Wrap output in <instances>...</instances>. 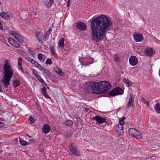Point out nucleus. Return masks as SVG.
Masks as SVG:
<instances>
[{
  "label": "nucleus",
  "instance_id": "obj_47",
  "mask_svg": "<svg viewBox=\"0 0 160 160\" xmlns=\"http://www.w3.org/2000/svg\"><path fill=\"white\" fill-rule=\"evenodd\" d=\"M18 67L20 69V70L22 72H23V73H24V72L23 70V69L22 68V65L18 66Z\"/></svg>",
  "mask_w": 160,
  "mask_h": 160
},
{
  "label": "nucleus",
  "instance_id": "obj_44",
  "mask_svg": "<svg viewBox=\"0 0 160 160\" xmlns=\"http://www.w3.org/2000/svg\"><path fill=\"white\" fill-rule=\"evenodd\" d=\"M119 122L120 124L119 125H121L122 126V125L124 124V122L123 119H122V120H119Z\"/></svg>",
  "mask_w": 160,
  "mask_h": 160
},
{
  "label": "nucleus",
  "instance_id": "obj_17",
  "mask_svg": "<svg viewBox=\"0 0 160 160\" xmlns=\"http://www.w3.org/2000/svg\"><path fill=\"white\" fill-rule=\"evenodd\" d=\"M65 39L63 38H61L58 43V48H62L64 47V42Z\"/></svg>",
  "mask_w": 160,
  "mask_h": 160
},
{
  "label": "nucleus",
  "instance_id": "obj_60",
  "mask_svg": "<svg viewBox=\"0 0 160 160\" xmlns=\"http://www.w3.org/2000/svg\"><path fill=\"white\" fill-rule=\"evenodd\" d=\"M80 58H79V60H80Z\"/></svg>",
  "mask_w": 160,
  "mask_h": 160
},
{
  "label": "nucleus",
  "instance_id": "obj_50",
  "mask_svg": "<svg viewBox=\"0 0 160 160\" xmlns=\"http://www.w3.org/2000/svg\"><path fill=\"white\" fill-rule=\"evenodd\" d=\"M4 124L3 122H0V128L4 126Z\"/></svg>",
  "mask_w": 160,
  "mask_h": 160
},
{
  "label": "nucleus",
  "instance_id": "obj_54",
  "mask_svg": "<svg viewBox=\"0 0 160 160\" xmlns=\"http://www.w3.org/2000/svg\"><path fill=\"white\" fill-rule=\"evenodd\" d=\"M0 92H2L3 91L2 89V87L1 85H0Z\"/></svg>",
  "mask_w": 160,
  "mask_h": 160
},
{
  "label": "nucleus",
  "instance_id": "obj_22",
  "mask_svg": "<svg viewBox=\"0 0 160 160\" xmlns=\"http://www.w3.org/2000/svg\"><path fill=\"white\" fill-rule=\"evenodd\" d=\"M155 110L158 113H160V103H157L154 107Z\"/></svg>",
  "mask_w": 160,
  "mask_h": 160
},
{
  "label": "nucleus",
  "instance_id": "obj_34",
  "mask_svg": "<svg viewBox=\"0 0 160 160\" xmlns=\"http://www.w3.org/2000/svg\"><path fill=\"white\" fill-rule=\"evenodd\" d=\"M15 41H16L12 38H9L8 39L9 42L12 46H13Z\"/></svg>",
  "mask_w": 160,
  "mask_h": 160
},
{
  "label": "nucleus",
  "instance_id": "obj_53",
  "mask_svg": "<svg viewBox=\"0 0 160 160\" xmlns=\"http://www.w3.org/2000/svg\"><path fill=\"white\" fill-rule=\"evenodd\" d=\"M51 3H52V4L54 2V0H49Z\"/></svg>",
  "mask_w": 160,
  "mask_h": 160
},
{
  "label": "nucleus",
  "instance_id": "obj_26",
  "mask_svg": "<svg viewBox=\"0 0 160 160\" xmlns=\"http://www.w3.org/2000/svg\"><path fill=\"white\" fill-rule=\"evenodd\" d=\"M20 85V82L19 80L16 79L13 80V86L14 88H16Z\"/></svg>",
  "mask_w": 160,
  "mask_h": 160
},
{
  "label": "nucleus",
  "instance_id": "obj_21",
  "mask_svg": "<svg viewBox=\"0 0 160 160\" xmlns=\"http://www.w3.org/2000/svg\"><path fill=\"white\" fill-rule=\"evenodd\" d=\"M50 51L52 55L54 57H56L57 56V54L55 51V48L54 46H52L50 47Z\"/></svg>",
  "mask_w": 160,
  "mask_h": 160
},
{
  "label": "nucleus",
  "instance_id": "obj_9",
  "mask_svg": "<svg viewBox=\"0 0 160 160\" xmlns=\"http://www.w3.org/2000/svg\"><path fill=\"white\" fill-rule=\"evenodd\" d=\"M129 101L128 104L127 105V107H131L132 105V104L134 101V98H133V95L131 94H130L129 95Z\"/></svg>",
  "mask_w": 160,
  "mask_h": 160
},
{
  "label": "nucleus",
  "instance_id": "obj_23",
  "mask_svg": "<svg viewBox=\"0 0 160 160\" xmlns=\"http://www.w3.org/2000/svg\"><path fill=\"white\" fill-rule=\"evenodd\" d=\"M35 76L37 77L38 80L39 81H40L42 84L46 85V83L45 82L44 80L39 75L36 74V75H35Z\"/></svg>",
  "mask_w": 160,
  "mask_h": 160
},
{
  "label": "nucleus",
  "instance_id": "obj_35",
  "mask_svg": "<svg viewBox=\"0 0 160 160\" xmlns=\"http://www.w3.org/2000/svg\"><path fill=\"white\" fill-rule=\"evenodd\" d=\"M52 30L51 28H50L46 33V35L47 36H49Z\"/></svg>",
  "mask_w": 160,
  "mask_h": 160
},
{
  "label": "nucleus",
  "instance_id": "obj_38",
  "mask_svg": "<svg viewBox=\"0 0 160 160\" xmlns=\"http://www.w3.org/2000/svg\"><path fill=\"white\" fill-rule=\"evenodd\" d=\"M22 58L21 57L19 58L18 60V65H22Z\"/></svg>",
  "mask_w": 160,
  "mask_h": 160
},
{
  "label": "nucleus",
  "instance_id": "obj_36",
  "mask_svg": "<svg viewBox=\"0 0 160 160\" xmlns=\"http://www.w3.org/2000/svg\"><path fill=\"white\" fill-rule=\"evenodd\" d=\"M25 59L28 61V62L32 63V60H33V59L31 58H30L29 57H26L25 58Z\"/></svg>",
  "mask_w": 160,
  "mask_h": 160
},
{
  "label": "nucleus",
  "instance_id": "obj_61",
  "mask_svg": "<svg viewBox=\"0 0 160 160\" xmlns=\"http://www.w3.org/2000/svg\"><path fill=\"white\" fill-rule=\"evenodd\" d=\"M1 144V143L0 142V144Z\"/></svg>",
  "mask_w": 160,
  "mask_h": 160
},
{
  "label": "nucleus",
  "instance_id": "obj_55",
  "mask_svg": "<svg viewBox=\"0 0 160 160\" xmlns=\"http://www.w3.org/2000/svg\"><path fill=\"white\" fill-rule=\"evenodd\" d=\"M34 139H31V140H29V141L33 142L34 141Z\"/></svg>",
  "mask_w": 160,
  "mask_h": 160
},
{
  "label": "nucleus",
  "instance_id": "obj_49",
  "mask_svg": "<svg viewBox=\"0 0 160 160\" xmlns=\"http://www.w3.org/2000/svg\"><path fill=\"white\" fill-rule=\"evenodd\" d=\"M141 100L144 103H146V102H147V101H145V99L143 98H142L141 99Z\"/></svg>",
  "mask_w": 160,
  "mask_h": 160
},
{
  "label": "nucleus",
  "instance_id": "obj_39",
  "mask_svg": "<svg viewBox=\"0 0 160 160\" xmlns=\"http://www.w3.org/2000/svg\"><path fill=\"white\" fill-rule=\"evenodd\" d=\"M43 57V55L41 53H39L38 55V59L41 60L42 59Z\"/></svg>",
  "mask_w": 160,
  "mask_h": 160
},
{
  "label": "nucleus",
  "instance_id": "obj_46",
  "mask_svg": "<svg viewBox=\"0 0 160 160\" xmlns=\"http://www.w3.org/2000/svg\"><path fill=\"white\" fill-rule=\"evenodd\" d=\"M9 33L13 36L14 37V36H15V34H17V33L16 32H14L12 30H10L9 31Z\"/></svg>",
  "mask_w": 160,
  "mask_h": 160
},
{
  "label": "nucleus",
  "instance_id": "obj_40",
  "mask_svg": "<svg viewBox=\"0 0 160 160\" xmlns=\"http://www.w3.org/2000/svg\"><path fill=\"white\" fill-rule=\"evenodd\" d=\"M28 52L32 56L34 55L35 54V53L30 48H29L28 49Z\"/></svg>",
  "mask_w": 160,
  "mask_h": 160
},
{
  "label": "nucleus",
  "instance_id": "obj_5",
  "mask_svg": "<svg viewBox=\"0 0 160 160\" xmlns=\"http://www.w3.org/2000/svg\"><path fill=\"white\" fill-rule=\"evenodd\" d=\"M133 37L136 42H142L143 40L142 34L140 32H135L133 35Z\"/></svg>",
  "mask_w": 160,
  "mask_h": 160
},
{
  "label": "nucleus",
  "instance_id": "obj_58",
  "mask_svg": "<svg viewBox=\"0 0 160 160\" xmlns=\"http://www.w3.org/2000/svg\"><path fill=\"white\" fill-rule=\"evenodd\" d=\"M159 75L160 76V70L159 71Z\"/></svg>",
  "mask_w": 160,
  "mask_h": 160
},
{
  "label": "nucleus",
  "instance_id": "obj_12",
  "mask_svg": "<svg viewBox=\"0 0 160 160\" xmlns=\"http://www.w3.org/2000/svg\"><path fill=\"white\" fill-rule=\"evenodd\" d=\"M69 148L70 150L72 153L73 154L76 155V153L77 152V149L73 144H71Z\"/></svg>",
  "mask_w": 160,
  "mask_h": 160
},
{
  "label": "nucleus",
  "instance_id": "obj_43",
  "mask_svg": "<svg viewBox=\"0 0 160 160\" xmlns=\"http://www.w3.org/2000/svg\"><path fill=\"white\" fill-rule=\"evenodd\" d=\"M119 57L117 55H115L114 57V60L117 62L119 60Z\"/></svg>",
  "mask_w": 160,
  "mask_h": 160
},
{
  "label": "nucleus",
  "instance_id": "obj_7",
  "mask_svg": "<svg viewBox=\"0 0 160 160\" xmlns=\"http://www.w3.org/2000/svg\"><path fill=\"white\" fill-rule=\"evenodd\" d=\"M115 131L118 136H120L123 133L122 126L121 125H118L115 128Z\"/></svg>",
  "mask_w": 160,
  "mask_h": 160
},
{
  "label": "nucleus",
  "instance_id": "obj_1",
  "mask_svg": "<svg viewBox=\"0 0 160 160\" xmlns=\"http://www.w3.org/2000/svg\"><path fill=\"white\" fill-rule=\"evenodd\" d=\"M112 24V21L104 15L92 19L91 23L92 40L99 42Z\"/></svg>",
  "mask_w": 160,
  "mask_h": 160
},
{
  "label": "nucleus",
  "instance_id": "obj_28",
  "mask_svg": "<svg viewBox=\"0 0 160 160\" xmlns=\"http://www.w3.org/2000/svg\"><path fill=\"white\" fill-rule=\"evenodd\" d=\"M87 28L86 25L83 22H81V30H85Z\"/></svg>",
  "mask_w": 160,
  "mask_h": 160
},
{
  "label": "nucleus",
  "instance_id": "obj_37",
  "mask_svg": "<svg viewBox=\"0 0 160 160\" xmlns=\"http://www.w3.org/2000/svg\"><path fill=\"white\" fill-rule=\"evenodd\" d=\"M13 46L16 48H19L20 47L19 44L16 41H15Z\"/></svg>",
  "mask_w": 160,
  "mask_h": 160
},
{
  "label": "nucleus",
  "instance_id": "obj_30",
  "mask_svg": "<svg viewBox=\"0 0 160 160\" xmlns=\"http://www.w3.org/2000/svg\"><path fill=\"white\" fill-rule=\"evenodd\" d=\"M123 81L125 83L126 86L127 87H129L132 84L130 82L128 81L127 79L125 78L123 79Z\"/></svg>",
  "mask_w": 160,
  "mask_h": 160
},
{
  "label": "nucleus",
  "instance_id": "obj_11",
  "mask_svg": "<svg viewBox=\"0 0 160 160\" xmlns=\"http://www.w3.org/2000/svg\"><path fill=\"white\" fill-rule=\"evenodd\" d=\"M35 36L39 42L40 43H43V42L42 39L43 34H41L39 32H37L35 34Z\"/></svg>",
  "mask_w": 160,
  "mask_h": 160
},
{
  "label": "nucleus",
  "instance_id": "obj_19",
  "mask_svg": "<svg viewBox=\"0 0 160 160\" xmlns=\"http://www.w3.org/2000/svg\"><path fill=\"white\" fill-rule=\"evenodd\" d=\"M153 50L151 48H147L146 51V53L147 56H150L152 55Z\"/></svg>",
  "mask_w": 160,
  "mask_h": 160
},
{
  "label": "nucleus",
  "instance_id": "obj_18",
  "mask_svg": "<svg viewBox=\"0 0 160 160\" xmlns=\"http://www.w3.org/2000/svg\"><path fill=\"white\" fill-rule=\"evenodd\" d=\"M115 91L116 93V95H117L122 94L123 92L122 90L120 88L117 87L115 88Z\"/></svg>",
  "mask_w": 160,
  "mask_h": 160
},
{
  "label": "nucleus",
  "instance_id": "obj_32",
  "mask_svg": "<svg viewBox=\"0 0 160 160\" xmlns=\"http://www.w3.org/2000/svg\"><path fill=\"white\" fill-rule=\"evenodd\" d=\"M29 120L30 122V123H33L36 121L35 119L32 116H30L29 117Z\"/></svg>",
  "mask_w": 160,
  "mask_h": 160
},
{
  "label": "nucleus",
  "instance_id": "obj_52",
  "mask_svg": "<svg viewBox=\"0 0 160 160\" xmlns=\"http://www.w3.org/2000/svg\"><path fill=\"white\" fill-rule=\"evenodd\" d=\"M2 24L0 22V29L2 30Z\"/></svg>",
  "mask_w": 160,
  "mask_h": 160
},
{
  "label": "nucleus",
  "instance_id": "obj_51",
  "mask_svg": "<svg viewBox=\"0 0 160 160\" xmlns=\"http://www.w3.org/2000/svg\"><path fill=\"white\" fill-rule=\"evenodd\" d=\"M70 4V3L69 1L68 0L67 4V7H68Z\"/></svg>",
  "mask_w": 160,
  "mask_h": 160
},
{
  "label": "nucleus",
  "instance_id": "obj_33",
  "mask_svg": "<svg viewBox=\"0 0 160 160\" xmlns=\"http://www.w3.org/2000/svg\"><path fill=\"white\" fill-rule=\"evenodd\" d=\"M44 5L47 8L51 7L52 5V3H50L48 1L44 2Z\"/></svg>",
  "mask_w": 160,
  "mask_h": 160
},
{
  "label": "nucleus",
  "instance_id": "obj_27",
  "mask_svg": "<svg viewBox=\"0 0 160 160\" xmlns=\"http://www.w3.org/2000/svg\"><path fill=\"white\" fill-rule=\"evenodd\" d=\"M36 67L38 68L39 69L42 70L45 72H48V70L42 67L40 64L38 63V65L36 66Z\"/></svg>",
  "mask_w": 160,
  "mask_h": 160
},
{
  "label": "nucleus",
  "instance_id": "obj_3",
  "mask_svg": "<svg viewBox=\"0 0 160 160\" xmlns=\"http://www.w3.org/2000/svg\"><path fill=\"white\" fill-rule=\"evenodd\" d=\"M88 90H91L93 93L96 94L103 93L99 82H91L88 85Z\"/></svg>",
  "mask_w": 160,
  "mask_h": 160
},
{
  "label": "nucleus",
  "instance_id": "obj_20",
  "mask_svg": "<svg viewBox=\"0 0 160 160\" xmlns=\"http://www.w3.org/2000/svg\"><path fill=\"white\" fill-rule=\"evenodd\" d=\"M134 136L136 138L140 139L142 138V135L141 132H139L137 130Z\"/></svg>",
  "mask_w": 160,
  "mask_h": 160
},
{
  "label": "nucleus",
  "instance_id": "obj_56",
  "mask_svg": "<svg viewBox=\"0 0 160 160\" xmlns=\"http://www.w3.org/2000/svg\"><path fill=\"white\" fill-rule=\"evenodd\" d=\"M147 103V107H148L149 106V104L148 102H146Z\"/></svg>",
  "mask_w": 160,
  "mask_h": 160
},
{
  "label": "nucleus",
  "instance_id": "obj_16",
  "mask_svg": "<svg viewBox=\"0 0 160 160\" xmlns=\"http://www.w3.org/2000/svg\"><path fill=\"white\" fill-rule=\"evenodd\" d=\"M136 131L137 130L136 129L132 128L129 129L128 132L130 135L134 137Z\"/></svg>",
  "mask_w": 160,
  "mask_h": 160
},
{
  "label": "nucleus",
  "instance_id": "obj_6",
  "mask_svg": "<svg viewBox=\"0 0 160 160\" xmlns=\"http://www.w3.org/2000/svg\"><path fill=\"white\" fill-rule=\"evenodd\" d=\"M92 119L98 123L99 124L106 122V119L105 118H101L98 116H96L94 117Z\"/></svg>",
  "mask_w": 160,
  "mask_h": 160
},
{
  "label": "nucleus",
  "instance_id": "obj_8",
  "mask_svg": "<svg viewBox=\"0 0 160 160\" xmlns=\"http://www.w3.org/2000/svg\"><path fill=\"white\" fill-rule=\"evenodd\" d=\"M129 62L132 66H134L137 64L138 60L136 56H131L129 58Z\"/></svg>",
  "mask_w": 160,
  "mask_h": 160
},
{
  "label": "nucleus",
  "instance_id": "obj_13",
  "mask_svg": "<svg viewBox=\"0 0 160 160\" xmlns=\"http://www.w3.org/2000/svg\"><path fill=\"white\" fill-rule=\"evenodd\" d=\"M0 16L4 19L8 20L10 19V16L8 15V13L4 12L0 13Z\"/></svg>",
  "mask_w": 160,
  "mask_h": 160
},
{
  "label": "nucleus",
  "instance_id": "obj_41",
  "mask_svg": "<svg viewBox=\"0 0 160 160\" xmlns=\"http://www.w3.org/2000/svg\"><path fill=\"white\" fill-rule=\"evenodd\" d=\"M46 63L47 64H52V61L50 59L48 58L46 60Z\"/></svg>",
  "mask_w": 160,
  "mask_h": 160
},
{
  "label": "nucleus",
  "instance_id": "obj_15",
  "mask_svg": "<svg viewBox=\"0 0 160 160\" xmlns=\"http://www.w3.org/2000/svg\"><path fill=\"white\" fill-rule=\"evenodd\" d=\"M42 92V94L47 98H50V97L47 94V89L46 88L43 87L41 89Z\"/></svg>",
  "mask_w": 160,
  "mask_h": 160
},
{
  "label": "nucleus",
  "instance_id": "obj_4",
  "mask_svg": "<svg viewBox=\"0 0 160 160\" xmlns=\"http://www.w3.org/2000/svg\"><path fill=\"white\" fill-rule=\"evenodd\" d=\"M99 83L103 93L108 91L111 88L110 84L108 82L103 81Z\"/></svg>",
  "mask_w": 160,
  "mask_h": 160
},
{
  "label": "nucleus",
  "instance_id": "obj_10",
  "mask_svg": "<svg viewBox=\"0 0 160 160\" xmlns=\"http://www.w3.org/2000/svg\"><path fill=\"white\" fill-rule=\"evenodd\" d=\"M51 129L50 126L48 124L44 125L42 128V132L45 133H48Z\"/></svg>",
  "mask_w": 160,
  "mask_h": 160
},
{
  "label": "nucleus",
  "instance_id": "obj_45",
  "mask_svg": "<svg viewBox=\"0 0 160 160\" xmlns=\"http://www.w3.org/2000/svg\"><path fill=\"white\" fill-rule=\"evenodd\" d=\"M76 27L77 29L78 30H80V22H78L77 23V25H76Z\"/></svg>",
  "mask_w": 160,
  "mask_h": 160
},
{
  "label": "nucleus",
  "instance_id": "obj_57",
  "mask_svg": "<svg viewBox=\"0 0 160 160\" xmlns=\"http://www.w3.org/2000/svg\"><path fill=\"white\" fill-rule=\"evenodd\" d=\"M27 136H28V137H29V138H31V137H30V136H29L28 134H27Z\"/></svg>",
  "mask_w": 160,
  "mask_h": 160
},
{
  "label": "nucleus",
  "instance_id": "obj_42",
  "mask_svg": "<svg viewBox=\"0 0 160 160\" xmlns=\"http://www.w3.org/2000/svg\"><path fill=\"white\" fill-rule=\"evenodd\" d=\"M33 65V66L36 67L37 65H38V62H36L34 60H32V62L31 63Z\"/></svg>",
  "mask_w": 160,
  "mask_h": 160
},
{
  "label": "nucleus",
  "instance_id": "obj_31",
  "mask_svg": "<svg viewBox=\"0 0 160 160\" xmlns=\"http://www.w3.org/2000/svg\"><path fill=\"white\" fill-rule=\"evenodd\" d=\"M56 72L62 76H63L64 74L63 72L59 69H58L57 70H56Z\"/></svg>",
  "mask_w": 160,
  "mask_h": 160
},
{
  "label": "nucleus",
  "instance_id": "obj_29",
  "mask_svg": "<svg viewBox=\"0 0 160 160\" xmlns=\"http://www.w3.org/2000/svg\"><path fill=\"white\" fill-rule=\"evenodd\" d=\"M115 89H113L112 91L109 92V95L111 96H114L116 95V92L115 91Z\"/></svg>",
  "mask_w": 160,
  "mask_h": 160
},
{
  "label": "nucleus",
  "instance_id": "obj_59",
  "mask_svg": "<svg viewBox=\"0 0 160 160\" xmlns=\"http://www.w3.org/2000/svg\"><path fill=\"white\" fill-rule=\"evenodd\" d=\"M34 73V75L35 76V75H36V74H37V73Z\"/></svg>",
  "mask_w": 160,
  "mask_h": 160
},
{
  "label": "nucleus",
  "instance_id": "obj_14",
  "mask_svg": "<svg viewBox=\"0 0 160 160\" xmlns=\"http://www.w3.org/2000/svg\"><path fill=\"white\" fill-rule=\"evenodd\" d=\"M14 37L20 42L21 43H23L24 41L23 38L18 33L15 34Z\"/></svg>",
  "mask_w": 160,
  "mask_h": 160
},
{
  "label": "nucleus",
  "instance_id": "obj_62",
  "mask_svg": "<svg viewBox=\"0 0 160 160\" xmlns=\"http://www.w3.org/2000/svg\"><path fill=\"white\" fill-rule=\"evenodd\" d=\"M1 112V110H0V112Z\"/></svg>",
  "mask_w": 160,
  "mask_h": 160
},
{
  "label": "nucleus",
  "instance_id": "obj_24",
  "mask_svg": "<svg viewBox=\"0 0 160 160\" xmlns=\"http://www.w3.org/2000/svg\"><path fill=\"white\" fill-rule=\"evenodd\" d=\"M63 123L66 125L69 126L72 125L73 122L71 120H68L64 121Z\"/></svg>",
  "mask_w": 160,
  "mask_h": 160
},
{
  "label": "nucleus",
  "instance_id": "obj_2",
  "mask_svg": "<svg viewBox=\"0 0 160 160\" xmlns=\"http://www.w3.org/2000/svg\"><path fill=\"white\" fill-rule=\"evenodd\" d=\"M4 76L2 79L5 87L7 88L10 84V81L13 75V71L11 67L7 63H5L4 67Z\"/></svg>",
  "mask_w": 160,
  "mask_h": 160
},
{
  "label": "nucleus",
  "instance_id": "obj_48",
  "mask_svg": "<svg viewBox=\"0 0 160 160\" xmlns=\"http://www.w3.org/2000/svg\"><path fill=\"white\" fill-rule=\"evenodd\" d=\"M90 109H88V108H86L85 109L84 111H83V112L82 113H84V112L85 113L88 112H90Z\"/></svg>",
  "mask_w": 160,
  "mask_h": 160
},
{
  "label": "nucleus",
  "instance_id": "obj_25",
  "mask_svg": "<svg viewBox=\"0 0 160 160\" xmlns=\"http://www.w3.org/2000/svg\"><path fill=\"white\" fill-rule=\"evenodd\" d=\"M19 142L23 146L27 145L29 144V142H26L20 138Z\"/></svg>",
  "mask_w": 160,
  "mask_h": 160
}]
</instances>
